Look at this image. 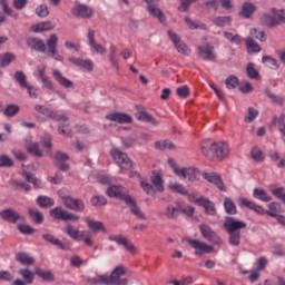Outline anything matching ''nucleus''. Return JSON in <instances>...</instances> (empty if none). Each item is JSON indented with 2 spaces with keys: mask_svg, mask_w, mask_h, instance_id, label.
I'll return each mask as SVG.
<instances>
[{
  "mask_svg": "<svg viewBox=\"0 0 285 285\" xmlns=\"http://www.w3.org/2000/svg\"><path fill=\"white\" fill-rule=\"evenodd\" d=\"M27 46L35 50L36 52H41L55 59V61H63V56L59 55V37L56 33H52L47 43L41 40V38H28Z\"/></svg>",
  "mask_w": 285,
  "mask_h": 285,
  "instance_id": "1",
  "label": "nucleus"
},
{
  "mask_svg": "<svg viewBox=\"0 0 285 285\" xmlns=\"http://www.w3.org/2000/svg\"><path fill=\"white\" fill-rule=\"evenodd\" d=\"M106 195L119 199L120 202H125V204L129 206L131 215H135L138 219H147L146 214H144L139 206H137V200L128 195V190H126L124 186L111 185L107 188Z\"/></svg>",
  "mask_w": 285,
  "mask_h": 285,
  "instance_id": "2",
  "label": "nucleus"
},
{
  "mask_svg": "<svg viewBox=\"0 0 285 285\" xmlns=\"http://www.w3.org/2000/svg\"><path fill=\"white\" fill-rule=\"evenodd\" d=\"M128 273V268L124 265H118L108 275H98L97 277H87L85 283L88 285H128V278H121Z\"/></svg>",
  "mask_w": 285,
  "mask_h": 285,
  "instance_id": "3",
  "label": "nucleus"
},
{
  "mask_svg": "<svg viewBox=\"0 0 285 285\" xmlns=\"http://www.w3.org/2000/svg\"><path fill=\"white\" fill-rule=\"evenodd\" d=\"M223 228L228 235V244L235 248L242 245V230L247 228L246 222L228 216L225 218Z\"/></svg>",
  "mask_w": 285,
  "mask_h": 285,
  "instance_id": "4",
  "label": "nucleus"
},
{
  "mask_svg": "<svg viewBox=\"0 0 285 285\" xmlns=\"http://www.w3.org/2000/svg\"><path fill=\"white\" fill-rule=\"evenodd\" d=\"M202 153L207 159H224L228 157L230 149L228 144H206L202 146Z\"/></svg>",
  "mask_w": 285,
  "mask_h": 285,
  "instance_id": "5",
  "label": "nucleus"
},
{
  "mask_svg": "<svg viewBox=\"0 0 285 285\" xmlns=\"http://www.w3.org/2000/svg\"><path fill=\"white\" fill-rule=\"evenodd\" d=\"M181 242L186 243L187 246H190V248H194V255H196V257H202V255H206L208 253H213V250H215V247L213 245H209L207 243H204L199 239H193L189 237H185L181 239Z\"/></svg>",
  "mask_w": 285,
  "mask_h": 285,
  "instance_id": "6",
  "label": "nucleus"
},
{
  "mask_svg": "<svg viewBox=\"0 0 285 285\" xmlns=\"http://www.w3.org/2000/svg\"><path fill=\"white\" fill-rule=\"evenodd\" d=\"M199 232L202 237L206 239V242H209V244H214V246H222L224 244L222 236H219V234H217V232H215L212 226L207 224H200Z\"/></svg>",
  "mask_w": 285,
  "mask_h": 285,
  "instance_id": "7",
  "label": "nucleus"
},
{
  "mask_svg": "<svg viewBox=\"0 0 285 285\" xmlns=\"http://www.w3.org/2000/svg\"><path fill=\"white\" fill-rule=\"evenodd\" d=\"M110 155L121 170H130V168L135 166V163L128 157V154L122 153L119 149H111Z\"/></svg>",
  "mask_w": 285,
  "mask_h": 285,
  "instance_id": "8",
  "label": "nucleus"
},
{
  "mask_svg": "<svg viewBox=\"0 0 285 285\" xmlns=\"http://www.w3.org/2000/svg\"><path fill=\"white\" fill-rule=\"evenodd\" d=\"M50 217L58 222H79L80 217L77 214L63 209V207H55L49 212Z\"/></svg>",
  "mask_w": 285,
  "mask_h": 285,
  "instance_id": "9",
  "label": "nucleus"
},
{
  "mask_svg": "<svg viewBox=\"0 0 285 285\" xmlns=\"http://www.w3.org/2000/svg\"><path fill=\"white\" fill-rule=\"evenodd\" d=\"M62 204L69 210L75 213H83L86 210V203L81 198H75L72 196H60Z\"/></svg>",
  "mask_w": 285,
  "mask_h": 285,
  "instance_id": "10",
  "label": "nucleus"
},
{
  "mask_svg": "<svg viewBox=\"0 0 285 285\" xmlns=\"http://www.w3.org/2000/svg\"><path fill=\"white\" fill-rule=\"evenodd\" d=\"M109 242H116L118 246H124L131 255H137V247L130 243V239L124 235H109Z\"/></svg>",
  "mask_w": 285,
  "mask_h": 285,
  "instance_id": "11",
  "label": "nucleus"
},
{
  "mask_svg": "<svg viewBox=\"0 0 285 285\" xmlns=\"http://www.w3.org/2000/svg\"><path fill=\"white\" fill-rule=\"evenodd\" d=\"M204 179L208 181L209 184H214L218 190L222 193H226V185H224V180L222 179V176L217 173H204L203 174Z\"/></svg>",
  "mask_w": 285,
  "mask_h": 285,
  "instance_id": "12",
  "label": "nucleus"
},
{
  "mask_svg": "<svg viewBox=\"0 0 285 285\" xmlns=\"http://www.w3.org/2000/svg\"><path fill=\"white\" fill-rule=\"evenodd\" d=\"M198 56L203 59V61H216L217 55L215 53V47L210 45L199 46L198 47Z\"/></svg>",
  "mask_w": 285,
  "mask_h": 285,
  "instance_id": "13",
  "label": "nucleus"
},
{
  "mask_svg": "<svg viewBox=\"0 0 285 285\" xmlns=\"http://www.w3.org/2000/svg\"><path fill=\"white\" fill-rule=\"evenodd\" d=\"M71 13L73 14V17H79L80 19H91L92 14H95V11L92 10V8L86 4H78L73 7Z\"/></svg>",
  "mask_w": 285,
  "mask_h": 285,
  "instance_id": "14",
  "label": "nucleus"
},
{
  "mask_svg": "<svg viewBox=\"0 0 285 285\" xmlns=\"http://www.w3.org/2000/svg\"><path fill=\"white\" fill-rule=\"evenodd\" d=\"M68 61L70 63H73V66H77L78 68H81L82 70H86L87 72H92L95 70V62L90 59H81V58H68Z\"/></svg>",
  "mask_w": 285,
  "mask_h": 285,
  "instance_id": "15",
  "label": "nucleus"
},
{
  "mask_svg": "<svg viewBox=\"0 0 285 285\" xmlns=\"http://www.w3.org/2000/svg\"><path fill=\"white\" fill-rule=\"evenodd\" d=\"M52 148V144H31L27 146V150L33 157H43V150H50Z\"/></svg>",
  "mask_w": 285,
  "mask_h": 285,
  "instance_id": "16",
  "label": "nucleus"
},
{
  "mask_svg": "<svg viewBox=\"0 0 285 285\" xmlns=\"http://www.w3.org/2000/svg\"><path fill=\"white\" fill-rule=\"evenodd\" d=\"M178 177L188 179V181H198L199 180V169L195 167H183L180 168V174Z\"/></svg>",
  "mask_w": 285,
  "mask_h": 285,
  "instance_id": "17",
  "label": "nucleus"
},
{
  "mask_svg": "<svg viewBox=\"0 0 285 285\" xmlns=\"http://www.w3.org/2000/svg\"><path fill=\"white\" fill-rule=\"evenodd\" d=\"M65 233L75 242H82L83 237H88L87 230L75 229L70 224L65 227Z\"/></svg>",
  "mask_w": 285,
  "mask_h": 285,
  "instance_id": "18",
  "label": "nucleus"
},
{
  "mask_svg": "<svg viewBox=\"0 0 285 285\" xmlns=\"http://www.w3.org/2000/svg\"><path fill=\"white\" fill-rule=\"evenodd\" d=\"M108 121H116L117 124H132V116L126 112H111L106 116Z\"/></svg>",
  "mask_w": 285,
  "mask_h": 285,
  "instance_id": "19",
  "label": "nucleus"
},
{
  "mask_svg": "<svg viewBox=\"0 0 285 285\" xmlns=\"http://www.w3.org/2000/svg\"><path fill=\"white\" fill-rule=\"evenodd\" d=\"M150 181L158 193H164V190H166V187H164V174H161V170H153Z\"/></svg>",
  "mask_w": 285,
  "mask_h": 285,
  "instance_id": "20",
  "label": "nucleus"
},
{
  "mask_svg": "<svg viewBox=\"0 0 285 285\" xmlns=\"http://www.w3.org/2000/svg\"><path fill=\"white\" fill-rule=\"evenodd\" d=\"M0 217L4 222H10V224H17L18 219H21V215L17 213V210L12 208H7L0 212Z\"/></svg>",
  "mask_w": 285,
  "mask_h": 285,
  "instance_id": "21",
  "label": "nucleus"
},
{
  "mask_svg": "<svg viewBox=\"0 0 285 285\" xmlns=\"http://www.w3.org/2000/svg\"><path fill=\"white\" fill-rule=\"evenodd\" d=\"M196 204H198V206H203L207 215H217V208H215V203L210 202V199L200 197L196 199Z\"/></svg>",
  "mask_w": 285,
  "mask_h": 285,
  "instance_id": "22",
  "label": "nucleus"
},
{
  "mask_svg": "<svg viewBox=\"0 0 285 285\" xmlns=\"http://www.w3.org/2000/svg\"><path fill=\"white\" fill-rule=\"evenodd\" d=\"M52 76L55 77V79L59 83V86H62V88H71V90H75V82H72L70 79L63 77V75H61V71L55 69L52 71Z\"/></svg>",
  "mask_w": 285,
  "mask_h": 285,
  "instance_id": "23",
  "label": "nucleus"
},
{
  "mask_svg": "<svg viewBox=\"0 0 285 285\" xmlns=\"http://www.w3.org/2000/svg\"><path fill=\"white\" fill-rule=\"evenodd\" d=\"M86 224L91 233H108V228H106V225H104V222L99 220H92L90 217L86 218Z\"/></svg>",
  "mask_w": 285,
  "mask_h": 285,
  "instance_id": "24",
  "label": "nucleus"
},
{
  "mask_svg": "<svg viewBox=\"0 0 285 285\" xmlns=\"http://www.w3.org/2000/svg\"><path fill=\"white\" fill-rule=\"evenodd\" d=\"M42 239H45V242H48L49 244H52V246H58V248H60L61 250H70V245L65 244L52 234H43Z\"/></svg>",
  "mask_w": 285,
  "mask_h": 285,
  "instance_id": "25",
  "label": "nucleus"
},
{
  "mask_svg": "<svg viewBox=\"0 0 285 285\" xmlns=\"http://www.w3.org/2000/svg\"><path fill=\"white\" fill-rule=\"evenodd\" d=\"M255 10H257V7H255V4L250 2H244L240 11L238 12V16L243 17V19H250V17L255 14Z\"/></svg>",
  "mask_w": 285,
  "mask_h": 285,
  "instance_id": "26",
  "label": "nucleus"
},
{
  "mask_svg": "<svg viewBox=\"0 0 285 285\" xmlns=\"http://www.w3.org/2000/svg\"><path fill=\"white\" fill-rule=\"evenodd\" d=\"M136 118L138 121H145L146 124H151L153 126H157V119L154 118L146 109L140 108L136 114Z\"/></svg>",
  "mask_w": 285,
  "mask_h": 285,
  "instance_id": "27",
  "label": "nucleus"
},
{
  "mask_svg": "<svg viewBox=\"0 0 285 285\" xmlns=\"http://www.w3.org/2000/svg\"><path fill=\"white\" fill-rule=\"evenodd\" d=\"M57 23L52 21L39 22L32 27L33 32H48V30H55Z\"/></svg>",
  "mask_w": 285,
  "mask_h": 285,
  "instance_id": "28",
  "label": "nucleus"
},
{
  "mask_svg": "<svg viewBox=\"0 0 285 285\" xmlns=\"http://www.w3.org/2000/svg\"><path fill=\"white\" fill-rule=\"evenodd\" d=\"M147 12L155 19H158L160 23H166V14H164V11L156 6H147Z\"/></svg>",
  "mask_w": 285,
  "mask_h": 285,
  "instance_id": "29",
  "label": "nucleus"
},
{
  "mask_svg": "<svg viewBox=\"0 0 285 285\" xmlns=\"http://www.w3.org/2000/svg\"><path fill=\"white\" fill-rule=\"evenodd\" d=\"M16 262L22 264V266H32L35 265V258L28 255L26 252H20L16 255Z\"/></svg>",
  "mask_w": 285,
  "mask_h": 285,
  "instance_id": "30",
  "label": "nucleus"
},
{
  "mask_svg": "<svg viewBox=\"0 0 285 285\" xmlns=\"http://www.w3.org/2000/svg\"><path fill=\"white\" fill-rule=\"evenodd\" d=\"M28 213L33 224H37V225L43 224V219H46V217L43 216V213H41V210L37 208H29Z\"/></svg>",
  "mask_w": 285,
  "mask_h": 285,
  "instance_id": "31",
  "label": "nucleus"
},
{
  "mask_svg": "<svg viewBox=\"0 0 285 285\" xmlns=\"http://www.w3.org/2000/svg\"><path fill=\"white\" fill-rule=\"evenodd\" d=\"M179 213H181V205L177 204V206H173L169 205L166 208V217H168V219H177V217H179Z\"/></svg>",
  "mask_w": 285,
  "mask_h": 285,
  "instance_id": "32",
  "label": "nucleus"
},
{
  "mask_svg": "<svg viewBox=\"0 0 285 285\" xmlns=\"http://www.w3.org/2000/svg\"><path fill=\"white\" fill-rule=\"evenodd\" d=\"M213 23H215L217 26V28H224V27L230 26L233 23V17L218 16L213 19Z\"/></svg>",
  "mask_w": 285,
  "mask_h": 285,
  "instance_id": "33",
  "label": "nucleus"
},
{
  "mask_svg": "<svg viewBox=\"0 0 285 285\" xmlns=\"http://www.w3.org/2000/svg\"><path fill=\"white\" fill-rule=\"evenodd\" d=\"M261 23L262 26H266V28H277V21L275 19V16L264 13L261 17Z\"/></svg>",
  "mask_w": 285,
  "mask_h": 285,
  "instance_id": "34",
  "label": "nucleus"
},
{
  "mask_svg": "<svg viewBox=\"0 0 285 285\" xmlns=\"http://www.w3.org/2000/svg\"><path fill=\"white\" fill-rule=\"evenodd\" d=\"M17 59V56L12 52H6L4 55L0 56V68H8L12 61Z\"/></svg>",
  "mask_w": 285,
  "mask_h": 285,
  "instance_id": "35",
  "label": "nucleus"
},
{
  "mask_svg": "<svg viewBox=\"0 0 285 285\" xmlns=\"http://www.w3.org/2000/svg\"><path fill=\"white\" fill-rule=\"evenodd\" d=\"M224 208L227 215H237V205H235V202L228 197L224 198Z\"/></svg>",
  "mask_w": 285,
  "mask_h": 285,
  "instance_id": "36",
  "label": "nucleus"
},
{
  "mask_svg": "<svg viewBox=\"0 0 285 285\" xmlns=\"http://www.w3.org/2000/svg\"><path fill=\"white\" fill-rule=\"evenodd\" d=\"M253 196L255 197V199H259L261 202H265L266 204L268 202H273V197H271L268 193H266V190L264 189L255 188L253 191Z\"/></svg>",
  "mask_w": 285,
  "mask_h": 285,
  "instance_id": "37",
  "label": "nucleus"
},
{
  "mask_svg": "<svg viewBox=\"0 0 285 285\" xmlns=\"http://www.w3.org/2000/svg\"><path fill=\"white\" fill-rule=\"evenodd\" d=\"M246 75L249 79H255V81H259V79H262V76H259V71L255 69V63L253 62L247 63Z\"/></svg>",
  "mask_w": 285,
  "mask_h": 285,
  "instance_id": "38",
  "label": "nucleus"
},
{
  "mask_svg": "<svg viewBox=\"0 0 285 285\" xmlns=\"http://www.w3.org/2000/svg\"><path fill=\"white\" fill-rule=\"evenodd\" d=\"M37 204L40 208H52V206H55V199L48 196H39L37 198Z\"/></svg>",
  "mask_w": 285,
  "mask_h": 285,
  "instance_id": "39",
  "label": "nucleus"
},
{
  "mask_svg": "<svg viewBox=\"0 0 285 285\" xmlns=\"http://www.w3.org/2000/svg\"><path fill=\"white\" fill-rule=\"evenodd\" d=\"M22 177H24L26 181L32 184L33 188H36L37 190L38 188H40L41 181L37 177H35V174L24 170L22 171Z\"/></svg>",
  "mask_w": 285,
  "mask_h": 285,
  "instance_id": "40",
  "label": "nucleus"
},
{
  "mask_svg": "<svg viewBox=\"0 0 285 285\" xmlns=\"http://www.w3.org/2000/svg\"><path fill=\"white\" fill-rule=\"evenodd\" d=\"M36 275L38 277H41V279H43V282H55V274H52V272L50 271H43L41 268H36Z\"/></svg>",
  "mask_w": 285,
  "mask_h": 285,
  "instance_id": "41",
  "label": "nucleus"
},
{
  "mask_svg": "<svg viewBox=\"0 0 285 285\" xmlns=\"http://www.w3.org/2000/svg\"><path fill=\"white\" fill-rule=\"evenodd\" d=\"M13 79L19 83L20 88L28 87V77L23 71H16L13 75Z\"/></svg>",
  "mask_w": 285,
  "mask_h": 285,
  "instance_id": "42",
  "label": "nucleus"
},
{
  "mask_svg": "<svg viewBox=\"0 0 285 285\" xmlns=\"http://www.w3.org/2000/svg\"><path fill=\"white\" fill-rule=\"evenodd\" d=\"M185 23H187L190 30H208L206 23L195 22L189 17L185 18Z\"/></svg>",
  "mask_w": 285,
  "mask_h": 285,
  "instance_id": "43",
  "label": "nucleus"
},
{
  "mask_svg": "<svg viewBox=\"0 0 285 285\" xmlns=\"http://www.w3.org/2000/svg\"><path fill=\"white\" fill-rule=\"evenodd\" d=\"M246 48L247 52H262V47L253 38L246 39Z\"/></svg>",
  "mask_w": 285,
  "mask_h": 285,
  "instance_id": "44",
  "label": "nucleus"
},
{
  "mask_svg": "<svg viewBox=\"0 0 285 285\" xmlns=\"http://www.w3.org/2000/svg\"><path fill=\"white\" fill-rule=\"evenodd\" d=\"M19 110H21L19 105L10 104L6 107L3 115L4 117H17V115H19Z\"/></svg>",
  "mask_w": 285,
  "mask_h": 285,
  "instance_id": "45",
  "label": "nucleus"
},
{
  "mask_svg": "<svg viewBox=\"0 0 285 285\" xmlns=\"http://www.w3.org/2000/svg\"><path fill=\"white\" fill-rule=\"evenodd\" d=\"M19 275H21V277H23V279H24V282H27V284H32V282H35L36 273L32 271H29L28 268L19 269Z\"/></svg>",
  "mask_w": 285,
  "mask_h": 285,
  "instance_id": "46",
  "label": "nucleus"
},
{
  "mask_svg": "<svg viewBox=\"0 0 285 285\" xmlns=\"http://www.w3.org/2000/svg\"><path fill=\"white\" fill-rule=\"evenodd\" d=\"M272 12L274 14V18L276 19V26L285 24V10L284 9L277 10L276 8H273Z\"/></svg>",
  "mask_w": 285,
  "mask_h": 285,
  "instance_id": "47",
  "label": "nucleus"
},
{
  "mask_svg": "<svg viewBox=\"0 0 285 285\" xmlns=\"http://www.w3.org/2000/svg\"><path fill=\"white\" fill-rule=\"evenodd\" d=\"M0 6H2L4 14L12 17V19H19V13L14 12L12 8H10L8 0H0Z\"/></svg>",
  "mask_w": 285,
  "mask_h": 285,
  "instance_id": "48",
  "label": "nucleus"
},
{
  "mask_svg": "<svg viewBox=\"0 0 285 285\" xmlns=\"http://www.w3.org/2000/svg\"><path fill=\"white\" fill-rule=\"evenodd\" d=\"M117 46L110 45L109 47V61L112 66V68H119V62H117Z\"/></svg>",
  "mask_w": 285,
  "mask_h": 285,
  "instance_id": "49",
  "label": "nucleus"
},
{
  "mask_svg": "<svg viewBox=\"0 0 285 285\" xmlns=\"http://www.w3.org/2000/svg\"><path fill=\"white\" fill-rule=\"evenodd\" d=\"M258 115H259V111H257V109L253 107H248L247 116H245L244 118L245 124H253V121L257 119Z\"/></svg>",
  "mask_w": 285,
  "mask_h": 285,
  "instance_id": "50",
  "label": "nucleus"
},
{
  "mask_svg": "<svg viewBox=\"0 0 285 285\" xmlns=\"http://www.w3.org/2000/svg\"><path fill=\"white\" fill-rule=\"evenodd\" d=\"M225 86L226 88H228V90H235V88L239 86V78L234 75L227 77V79L225 80Z\"/></svg>",
  "mask_w": 285,
  "mask_h": 285,
  "instance_id": "51",
  "label": "nucleus"
},
{
  "mask_svg": "<svg viewBox=\"0 0 285 285\" xmlns=\"http://www.w3.org/2000/svg\"><path fill=\"white\" fill-rule=\"evenodd\" d=\"M140 187L144 190V193H146V195H151L155 196L156 194V188L155 185H151L150 183L146 181V180H141L140 181Z\"/></svg>",
  "mask_w": 285,
  "mask_h": 285,
  "instance_id": "52",
  "label": "nucleus"
},
{
  "mask_svg": "<svg viewBox=\"0 0 285 285\" xmlns=\"http://www.w3.org/2000/svg\"><path fill=\"white\" fill-rule=\"evenodd\" d=\"M224 37L227 39V41L234 43L235 46H239V43H242V36L239 35H233V32L224 31Z\"/></svg>",
  "mask_w": 285,
  "mask_h": 285,
  "instance_id": "53",
  "label": "nucleus"
},
{
  "mask_svg": "<svg viewBox=\"0 0 285 285\" xmlns=\"http://www.w3.org/2000/svg\"><path fill=\"white\" fill-rule=\"evenodd\" d=\"M279 208H282V205H279V203L273 202L268 204L269 210H266V213L269 217H277V214L279 213Z\"/></svg>",
  "mask_w": 285,
  "mask_h": 285,
  "instance_id": "54",
  "label": "nucleus"
},
{
  "mask_svg": "<svg viewBox=\"0 0 285 285\" xmlns=\"http://www.w3.org/2000/svg\"><path fill=\"white\" fill-rule=\"evenodd\" d=\"M169 188L173 193H178V195H188V189H186L181 184L171 183L169 184Z\"/></svg>",
  "mask_w": 285,
  "mask_h": 285,
  "instance_id": "55",
  "label": "nucleus"
},
{
  "mask_svg": "<svg viewBox=\"0 0 285 285\" xmlns=\"http://www.w3.org/2000/svg\"><path fill=\"white\" fill-rule=\"evenodd\" d=\"M250 155H252V159H254V161H257L258 164L264 161V151H262V149H259L258 147H254L250 150Z\"/></svg>",
  "mask_w": 285,
  "mask_h": 285,
  "instance_id": "56",
  "label": "nucleus"
},
{
  "mask_svg": "<svg viewBox=\"0 0 285 285\" xmlns=\"http://www.w3.org/2000/svg\"><path fill=\"white\" fill-rule=\"evenodd\" d=\"M265 95L266 97H268V99H271L273 101V104H277L278 106H282V104H284V98L273 94V91H271V89H265Z\"/></svg>",
  "mask_w": 285,
  "mask_h": 285,
  "instance_id": "57",
  "label": "nucleus"
},
{
  "mask_svg": "<svg viewBox=\"0 0 285 285\" xmlns=\"http://www.w3.org/2000/svg\"><path fill=\"white\" fill-rule=\"evenodd\" d=\"M14 166V160L7 155L0 156V168H12Z\"/></svg>",
  "mask_w": 285,
  "mask_h": 285,
  "instance_id": "58",
  "label": "nucleus"
},
{
  "mask_svg": "<svg viewBox=\"0 0 285 285\" xmlns=\"http://www.w3.org/2000/svg\"><path fill=\"white\" fill-rule=\"evenodd\" d=\"M90 204L91 206H106V204H108V199L104 196L96 195L91 197Z\"/></svg>",
  "mask_w": 285,
  "mask_h": 285,
  "instance_id": "59",
  "label": "nucleus"
},
{
  "mask_svg": "<svg viewBox=\"0 0 285 285\" xmlns=\"http://www.w3.org/2000/svg\"><path fill=\"white\" fill-rule=\"evenodd\" d=\"M18 230L22 234V235H35L36 229L27 224H20L18 225Z\"/></svg>",
  "mask_w": 285,
  "mask_h": 285,
  "instance_id": "60",
  "label": "nucleus"
},
{
  "mask_svg": "<svg viewBox=\"0 0 285 285\" xmlns=\"http://www.w3.org/2000/svg\"><path fill=\"white\" fill-rule=\"evenodd\" d=\"M175 48L177 50V52H179L180 55H190V49L188 48L187 45H185L184 41L179 40L176 45Z\"/></svg>",
  "mask_w": 285,
  "mask_h": 285,
  "instance_id": "61",
  "label": "nucleus"
},
{
  "mask_svg": "<svg viewBox=\"0 0 285 285\" xmlns=\"http://www.w3.org/2000/svg\"><path fill=\"white\" fill-rule=\"evenodd\" d=\"M36 14L40 17L41 19H46L48 14H50V11L48 10V6L46 4H40L36 8Z\"/></svg>",
  "mask_w": 285,
  "mask_h": 285,
  "instance_id": "62",
  "label": "nucleus"
},
{
  "mask_svg": "<svg viewBox=\"0 0 285 285\" xmlns=\"http://www.w3.org/2000/svg\"><path fill=\"white\" fill-rule=\"evenodd\" d=\"M250 35H253L255 39H258V41H266V32L264 30H258L257 28H254L250 30Z\"/></svg>",
  "mask_w": 285,
  "mask_h": 285,
  "instance_id": "63",
  "label": "nucleus"
},
{
  "mask_svg": "<svg viewBox=\"0 0 285 285\" xmlns=\"http://www.w3.org/2000/svg\"><path fill=\"white\" fill-rule=\"evenodd\" d=\"M272 195H274V197H277V199H279L281 202H283V204H285L284 187H277V188L273 189Z\"/></svg>",
  "mask_w": 285,
  "mask_h": 285,
  "instance_id": "64",
  "label": "nucleus"
}]
</instances>
